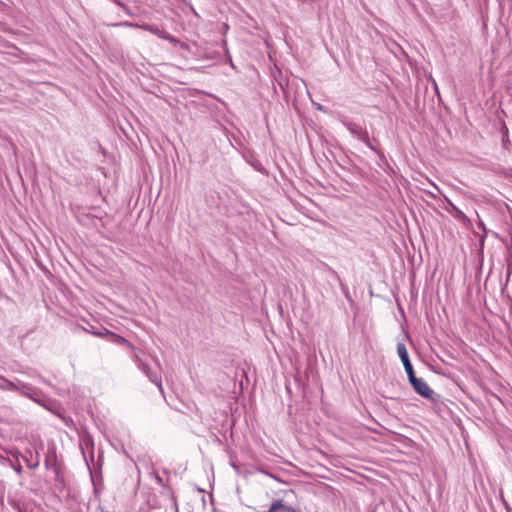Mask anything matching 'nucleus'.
I'll return each mask as SVG.
<instances>
[{
    "label": "nucleus",
    "instance_id": "obj_1",
    "mask_svg": "<svg viewBox=\"0 0 512 512\" xmlns=\"http://www.w3.org/2000/svg\"><path fill=\"white\" fill-rule=\"evenodd\" d=\"M117 342L126 345L128 348L134 351L133 361L136 363L137 367L147 376V378L152 383L158 387L160 392L163 393L161 378L150 368L149 364L143 358L144 353L142 351H136L135 347L122 336H117Z\"/></svg>",
    "mask_w": 512,
    "mask_h": 512
},
{
    "label": "nucleus",
    "instance_id": "obj_2",
    "mask_svg": "<svg viewBox=\"0 0 512 512\" xmlns=\"http://www.w3.org/2000/svg\"><path fill=\"white\" fill-rule=\"evenodd\" d=\"M408 381L418 395L433 403L438 401L439 395L422 378L416 377L415 373L408 377Z\"/></svg>",
    "mask_w": 512,
    "mask_h": 512
},
{
    "label": "nucleus",
    "instance_id": "obj_3",
    "mask_svg": "<svg viewBox=\"0 0 512 512\" xmlns=\"http://www.w3.org/2000/svg\"><path fill=\"white\" fill-rule=\"evenodd\" d=\"M341 123L348 129V131L358 140L363 142L368 148H370L373 151H376V148L374 146V142L377 140L374 138L372 141L370 140L369 133L366 129L362 128L360 125L348 121V120H342Z\"/></svg>",
    "mask_w": 512,
    "mask_h": 512
},
{
    "label": "nucleus",
    "instance_id": "obj_4",
    "mask_svg": "<svg viewBox=\"0 0 512 512\" xmlns=\"http://www.w3.org/2000/svg\"><path fill=\"white\" fill-rule=\"evenodd\" d=\"M397 354H398V356H399V358H400V360H401V362L403 364V367L405 369L407 377H409L410 375L414 374L415 371H414V368H413L412 363L410 361L406 345L404 343L399 342L397 344Z\"/></svg>",
    "mask_w": 512,
    "mask_h": 512
},
{
    "label": "nucleus",
    "instance_id": "obj_5",
    "mask_svg": "<svg viewBox=\"0 0 512 512\" xmlns=\"http://www.w3.org/2000/svg\"><path fill=\"white\" fill-rule=\"evenodd\" d=\"M152 34L158 36L161 39L169 41L173 45H179L182 49L188 50V44L181 42L179 39L168 33L167 31L160 29L157 25H154Z\"/></svg>",
    "mask_w": 512,
    "mask_h": 512
},
{
    "label": "nucleus",
    "instance_id": "obj_6",
    "mask_svg": "<svg viewBox=\"0 0 512 512\" xmlns=\"http://www.w3.org/2000/svg\"><path fill=\"white\" fill-rule=\"evenodd\" d=\"M27 398L31 399L35 403L41 405L42 407L49 409V404L52 403V400L48 398L39 388L33 387L29 392Z\"/></svg>",
    "mask_w": 512,
    "mask_h": 512
},
{
    "label": "nucleus",
    "instance_id": "obj_7",
    "mask_svg": "<svg viewBox=\"0 0 512 512\" xmlns=\"http://www.w3.org/2000/svg\"><path fill=\"white\" fill-rule=\"evenodd\" d=\"M448 206L446 210L450 213L455 219L466 224L469 222L468 217L464 214L462 210H460L451 200L447 199Z\"/></svg>",
    "mask_w": 512,
    "mask_h": 512
},
{
    "label": "nucleus",
    "instance_id": "obj_8",
    "mask_svg": "<svg viewBox=\"0 0 512 512\" xmlns=\"http://www.w3.org/2000/svg\"><path fill=\"white\" fill-rule=\"evenodd\" d=\"M80 448L82 450V454L84 456L86 464L89 466V460L86 457L85 450L86 449H91L90 461L93 462L94 461V454H93L94 443H93L92 438L90 436H87L86 438H83L81 440V443H80Z\"/></svg>",
    "mask_w": 512,
    "mask_h": 512
},
{
    "label": "nucleus",
    "instance_id": "obj_9",
    "mask_svg": "<svg viewBox=\"0 0 512 512\" xmlns=\"http://www.w3.org/2000/svg\"><path fill=\"white\" fill-rule=\"evenodd\" d=\"M45 468L47 470H54L56 475L59 473V468L57 467L56 463V453L54 449H49L45 461H44Z\"/></svg>",
    "mask_w": 512,
    "mask_h": 512
},
{
    "label": "nucleus",
    "instance_id": "obj_10",
    "mask_svg": "<svg viewBox=\"0 0 512 512\" xmlns=\"http://www.w3.org/2000/svg\"><path fill=\"white\" fill-rule=\"evenodd\" d=\"M7 503L17 512H25L24 503L15 496L8 495Z\"/></svg>",
    "mask_w": 512,
    "mask_h": 512
},
{
    "label": "nucleus",
    "instance_id": "obj_11",
    "mask_svg": "<svg viewBox=\"0 0 512 512\" xmlns=\"http://www.w3.org/2000/svg\"><path fill=\"white\" fill-rule=\"evenodd\" d=\"M17 381H10L6 379L4 376L0 377V389L5 391H16L17 390Z\"/></svg>",
    "mask_w": 512,
    "mask_h": 512
},
{
    "label": "nucleus",
    "instance_id": "obj_12",
    "mask_svg": "<svg viewBox=\"0 0 512 512\" xmlns=\"http://www.w3.org/2000/svg\"><path fill=\"white\" fill-rule=\"evenodd\" d=\"M17 390L16 391H19L21 393V395L27 397L29 395V392L32 390L33 386L28 384V383H24L22 381H19L17 380Z\"/></svg>",
    "mask_w": 512,
    "mask_h": 512
},
{
    "label": "nucleus",
    "instance_id": "obj_13",
    "mask_svg": "<svg viewBox=\"0 0 512 512\" xmlns=\"http://www.w3.org/2000/svg\"><path fill=\"white\" fill-rule=\"evenodd\" d=\"M85 332H88V333H91L95 336H98V337H102L104 335H114L112 332H110L109 330L103 328L102 331H90V330H87V329H84Z\"/></svg>",
    "mask_w": 512,
    "mask_h": 512
},
{
    "label": "nucleus",
    "instance_id": "obj_14",
    "mask_svg": "<svg viewBox=\"0 0 512 512\" xmlns=\"http://www.w3.org/2000/svg\"><path fill=\"white\" fill-rule=\"evenodd\" d=\"M279 506H281V500H276L266 512H279Z\"/></svg>",
    "mask_w": 512,
    "mask_h": 512
},
{
    "label": "nucleus",
    "instance_id": "obj_15",
    "mask_svg": "<svg viewBox=\"0 0 512 512\" xmlns=\"http://www.w3.org/2000/svg\"><path fill=\"white\" fill-rule=\"evenodd\" d=\"M295 509L291 506H288L284 504V502L281 500V506H279V512H294Z\"/></svg>",
    "mask_w": 512,
    "mask_h": 512
},
{
    "label": "nucleus",
    "instance_id": "obj_16",
    "mask_svg": "<svg viewBox=\"0 0 512 512\" xmlns=\"http://www.w3.org/2000/svg\"><path fill=\"white\" fill-rule=\"evenodd\" d=\"M137 28H140L142 30H145V31H148V32L152 33L154 25H150L148 23H142V24H138Z\"/></svg>",
    "mask_w": 512,
    "mask_h": 512
},
{
    "label": "nucleus",
    "instance_id": "obj_17",
    "mask_svg": "<svg viewBox=\"0 0 512 512\" xmlns=\"http://www.w3.org/2000/svg\"><path fill=\"white\" fill-rule=\"evenodd\" d=\"M501 133H502V142L505 145L506 141H508V128L506 127V125H503V127L501 129Z\"/></svg>",
    "mask_w": 512,
    "mask_h": 512
},
{
    "label": "nucleus",
    "instance_id": "obj_18",
    "mask_svg": "<svg viewBox=\"0 0 512 512\" xmlns=\"http://www.w3.org/2000/svg\"><path fill=\"white\" fill-rule=\"evenodd\" d=\"M123 25L127 26V27H137L138 26L137 23H131V22H124Z\"/></svg>",
    "mask_w": 512,
    "mask_h": 512
},
{
    "label": "nucleus",
    "instance_id": "obj_19",
    "mask_svg": "<svg viewBox=\"0 0 512 512\" xmlns=\"http://www.w3.org/2000/svg\"><path fill=\"white\" fill-rule=\"evenodd\" d=\"M39 465V459L37 458L36 462L33 465H29V468L33 469Z\"/></svg>",
    "mask_w": 512,
    "mask_h": 512
},
{
    "label": "nucleus",
    "instance_id": "obj_20",
    "mask_svg": "<svg viewBox=\"0 0 512 512\" xmlns=\"http://www.w3.org/2000/svg\"><path fill=\"white\" fill-rule=\"evenodd\" d=\"M117 4L119 6H121L122 8H124L125 10H128V8L124 4L120 3L119 1H117Z\"/></svg>",
    "mask_w": 512,
    "mask_h": 512
},
{
    "label": "nucleus",
    "instance_id": "obj_21",
    "mask_svg": "<svg viewBox=\"0 0 512 512\" xmlns=\"http://www.w3.org/2000/svg\"><path fill=\"white\" fill-rule=\"evenodd\" d=\"M101 461H102V456L100 455V456L98 457V461H97L99 465H100Z\"/></svg>",
    "mask_w": 512,
    "mask_h": 512
},
{
    "label": "nucleus",
    "instance_id": "obj_22",
    "mask_svg": "<svg viewBox=\"0 0 512 512\" xmlns=\"http://www.w3.org/2000/svg\"><path fill=\"white\" fill-rule=\"evenodd\" d=\"M92 481H93V484H95L93 479H92ZM94 491H95V493L98 492L96 485H94Z\"/></svg>",
    "mask_w": 512,
    "mask_h": 512
},
{
    "label": "nucleus",
    "instance_id": "obj_23",
    "mask_svg": "<svg viewBox=\"0 0 512 512\" xmlns=\"http://www.w3.org/2000/svg\"><path fill=\"white\" fill-rule=\"evenodd\" d=\"M21 469H22V468H21V466H19L18 468H16V471H17L18 473H20V472H21Z\"/></svg>",
    "mask_w": 512,
    "mask_h": 512
}]
</instances>
